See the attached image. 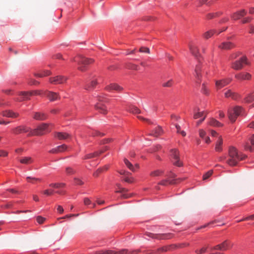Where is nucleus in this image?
Returning <instances> with one entry per match:
<instances>
[{
	"label": "nucleus",
	"instance_id": "f257e3e1",
	"mask_svg": "<svg viewBox=\"0 0 254 254\" xmlns=\"http://www.w3.org/2000/svg\"><path fill=\"white\" fill-rule=\"evenodd\" d=\"M229 159L227 160V163L230 166H234L237 165L239 161L245 158L246 156L239 155L236 148L231 146L229 149Z\"/></svg>",
	"mask_w": 254,
	"mask_h": 254
},
{
	"label": "nucleus",
	"instance_id": "f03ea898",
	"mask_svg": "<svg viewBox=\"0 0 254 254\" xmlns=\"http://www.w3.org/2000/svg\"><path fill=\"white\" fill-rule=\"evenodd\" d=\"M49 125L47 124H42L38 126L36 128L30 130L28 136L33 135H42L47 132H49L51 130L49 128Z\"/></svg>",
	"mask_w": 254,
	"mask_h": 254
},
{
	"label": "nucleus",
	"instance_id": "7ed1b4c3",
	"mask_svg": "<svg viewBox=\"0 0 254 254\" xmlns=\"http://www.w3.org/2000/svg\"><path fill=\"white\" fill-rule=\"evenodd\" d=\"M170 155L172 158V162L174 165L178 167L183 166V162L180 159V152L177 149H171Z\"/></svg>",
	"mask_w": 254,
	"mask_h": 254
},
{
	"label": "nucleus",
	"instance_id": "20e7f679",
	"mask_svg": "<svg viewBox=\"0 0 254 254\" xmlns=\"http://www.w3.org/2000/svg\"><path fill=\"white\" fill-rule=\"evenodd\" d=\"M243 111V108L239 106H237L232 110L229 111L228 114L230 120L232 122H234L239 116L242 115Z\"/></svg>",
	"mask_w": 254,
	"mask_h": 254
},
{
	"label": "nucleus",
	"instance_id": "39448f33",
	"mask_svg": "<svg viewBox=\"0 0 254 254\" xmlns=\"http://www.w3.org/2000/svg\"><path fill=\"white\" fill-rule=\"evenodd\" d=\"M247 58L245 56L241 57L238 60L233 62L232 64L231 67L235 70H240L244 66V64H247Z\"/></svg>",
	"mask_w": 254,
	"mask_h": 254
},
{
	"label": "nucleus",
	"instance_id": "423d86ee",
	"mask_svg": "<svg viewBox=\"0 0 254 254\" xmlns=\"http://www.w3.org/2000/svg\"><path fill=\"white\" fill-rule=\"evenodd\" d=\"M138 251H132L128 253L126 249H123L120 251L116 252L112 250H101L96 252V254H134L138 253Z\"/></svg>",
	"mask_w": 254,
	"mask_h": 254
},
{
	"label": "nucleus",
	"instance_id": "0eeeda50",
	"mask_svg": "<svg viewBox=\"0 0 254 254\" xmlns=\"http://www.w3.org/2000/svg\"><path fill=\"white\" fill-rule=\"evenodd\" d=\"M93 63V60L92 59L80 56V71L86 70L88 66Z\"/></svg>",
	"mask_w": 254,
	"mask_h": 254
},
{
	"label": "nucleus",
	"instance_id": "6e6552de",
	"mask_svg": "<svg viewBox=\"0 0 254 254\" xmlns=\"http://www.w3.org/2000/svg\"><path fill=\"white\" fill-rule=\"evenodd\" d=\"M145 235L149 237L157 239H167L171 237L170 233L167 234H153L150 232H146Z\"/></svg>",
	"mask_w": 254,
	"mask_h": 254
},
{
	"label": "nucleus",
	"instance_id": "1a4fd4ad",
	"mask_svg": "<svg viewBox=\"0 0 254 254\" xmlns=\"http://www.w3.org/2000/svg\"><path fill=\"white\" fill-rule=\"evenodd\" d=\"M30 130H31L30 128L25 126H18L12 129L13 133L15 134H18L22 132H29V133Z\"/></svg>",
	"mask_w": 254,
	"mask_h": 254
},
{
	"label": "nucleus",
	"instance_id": "9d476101",
	"mask_svg": "<svg viewBox=\"0 0 254 254\" xmlns=\"http://www.w3.org/2000/svg\"><path fill=\"white\" fill-rule=\"evenodd\" d=\"M232 79L231 78H225L219 80H216L215 86L217 90L220 89L229 84Z\"/></svg>",
	"mask_w": 254,
	"mask_h": 254
},
{
	"label": "nucleus",
	"instance_id": "9b49d317",
	"mask_svg": "<svg viewBox=\"0 0 254 254\" xmlns=\"http://www.w3.org/2000/svg\"><path fill=\"white\" fill-rule=\"evenodd\" d=\"M66 80L67 77L62 75H58L54 77H51L49 79L50 82L54 84L64 83Z\"/></svg>",
	"mask_w": 254,
	"mask_h": 254
},
{
	"label": "nucleus",
	"instance_id": "f8f14e48",
	"mask_svg": "<svg viewBox=\"0 0 254 254\" xmlns=\"http://www.w3.org/2000/svg\"><path fill=\"white\" fill-rule=\"evenodd\" d=\"M235 47V44L230 41L223 42L218 46L219 48L224 50H230Z\"/></svg>",
	"mask_w": 254,
	"mask_h": 254
},
{
	"label": "nucleus",
	"instance_id": "ddd939ff",
	"mask_svg": "<svg viewBox=\"0 0 254 254\" xmlns=\"http://www.w3.org/2000/svg\"><path fill=\"white\" fill-rule=\"evenodd\" d=\"M201 65L199 64L196 65L194 70V76L196 79V82L200 84L201 81Z\"/></svg>",
	"mask_w": 254,
	"mask_h": 254
},
{
	"label": "nucleus",
	"instance_id": "4468645a",
	"mask_svg": "<svg viewBox=\"0 0 254 254\" xmlns=\"http://www.w3.org/2000/svg\"><path fill=\"white\" fill-rule=\"evenodd\" d=\"M44 94L47 96L51 101H54L60 98L58 94L49 91H46L44 92Z\"/></svg>",
	"mask_w": 254,
	"mask_h": 254
},
{
	"label": "nucleus",
	"instance_id": "2eb2a0df",
	"mask_svg": "<svg viewBox=\"0 0 254 254\" xmlns=\"http://www.w3.org/2000/svg\"><path fill=\"white\" fill-rule=\"evenodd\" d=\"M1 114L3 117L11 118H17L19 115L18 113L14 112L11 110L3 111L1 113Z\"/></svg>",
	"mask_w": 254,
	"mask_h": 254
},
{
	"label": "nucleus",
	"instance_id": "dca6fc26",
	"mask_svg": "<svg viewBox=\"0 0 254 254\" xmlns=\"http://www.w3.org/2000/svg\"><path fill=\"white\" fill-rule=\"evenodd\" d=\"M235 77L240 80H250L251 78V75L248 72H241L236 74Z\"/></svg>",
	"mask_w": 254,
	"mask_h": 254
},
{
	"label": "nucleus",
	"instance_id": "f3484780",
	"mask_svg": "<svg viewBox=\"0 0 254 254\" xmlns=\"http://www.w3.org/2000/svg\"><path fill=\"white\" fill-rule=\"evenodd\" d=\"M67 146L65 144H63L62 145L58 146L55 148H53L49 151V152L51 153H58L67 150Z\"/></svg>",
	"mask_w": 254,
	"mask_h": 254
},
{
	"label": "nucleus",
	"instance_id": "a211bd4d",
	"mask_svg": "<svg viewBox=\"0 0 254 254\" xmlns=\"http://www.w3.org/2000/svg\"><path fill=\"white\" fill-rule=\"evenodd\" d=\"M19 161L21 164L28 165L32 164L34 160L30 156H24L20 158Z\"/></svg>",
	"mask_w": 254,
	"mask_h": 254
},
{
	"label": "nucleus",
	"instance_id": "6ab92c4d",
	"mask_svg": "<svg viewBox=\"0 0 254 254\" xmlns=\"http://www.w3.org/2000/svg\"><path fill=\"white\" fill-rule=\"evenodd\" d=\"M189 48L192 55H193L196 58L199 57L200 54L198 52L197 47L194 43H190L189 45Z\"/></svg>",
	"mask_w": 254,
	"mask_h": 254
},
{
	"label": "nucleus",
	"instance_id": "aec40b11",
	"mask_svg": "<svg viewBox=\"0 0 254 254\" xmlns=\"http://www.w3.org/2000/svg\"><path fill=\"white\" fill-rule=\"evenodd\" d=\"M247 14V11L245 9L237 11L231 15L232 19L236 20L240 19L241 17L244 16Z\"/></svg>",
	"mask_w": 254,
	"mask_h": 254
},
{
	"label": "nucleus",
	"instance_id": "412c9836",
	"mask_svg": "<svg viewBox=\"0 0 254 254\" xmlns=\"http://www.w3.org/2000/svg\"><path fill=\"white\" fill-rule=\"evenodd\" d=\"M182 179H174L172 180H170L168 179H164L162 180L160 182L158 183V185L166 186L168 184L169 185H173L176 184L178 183V181H181Z\"/></svg>",
	"mask_w": 254,
	"mask_h": 254
},
{
	"label": "nucleus",
	"instance_id": "4be33fe9",
	"mask_svg": "<svg viewBox=\"0 0 254 254\" xmlns=\"http://www.w3.org/2000/svg\"><path fill=\"white\" fill-rule=\"evenodd\" d=\"M229 246V243L227 241H224L222 244L218 245L212 248V250L226 251Z\"/></svg>",
	"mask_w": 254,
	"mask_h": 254
},
{
	"label": "nucleus",
	"instance_id": "5701e85b",
	"mask_svg": "<svg viewBox=\"0 0 254 254\" xmlns=\"http://www.w3.org/2000/svg\"><path fill=\"white\" fill-rule=\"evenodd\" d=\"M224 94H225V97H226V98L230 97L232 99H234V100H236V99H238L239 97V95L237 93H236L234 92H233L230 89L227 90L225 92Z\"/></svg>",
	"mask_w": 254,
	"mask_h": 254
},
{
	"label": "nucleus",
	"instance_id": "b1692460",
	"mask_svg": "<svg viewBox=\"0 0 254 254\" xmlns=\"http://www.w3.org/2000/svg\"><path fill=\"white\" fill-rule=\"evenodd\" d=\"M105 89L106 90L109 91H111L113 90H116L117 91H120L123 90V88L122 87H121L119 85L115 84V83L111 84L105 87Z\"/></svg>",
	"mask_w": 254,
	"mask_h": 254
},
{
	"label": "nucleus",
	"instance_id": "393cba45",
	"mask_svg": "<svg viewBox=\"0 0 254 254\" xmlns=\"http://www.w3.org/2000/svg\"><path fill=\"white\" fill-rule=\"evenodd\" d=\"M95 108L100 113L103 114H106L107 113V110L106 106L102 103H98L95 105Z\"/></svg>",
	"mask_w": 254,
	"mask_h": 254
},
{
	"label": "nucleus",
	"instance_id": "a878e982",
	"mask_svg": "<svg viewBox=\"0 0 254 254\" xmlns=\"http://www.w3.org/2000/svg\"><path fill=\"white\" fill-rule=\"evenodd\" d=\"M33 118L36 120L43 121L47 118V116L44 113L35 112L34 114Z\"/></svg>",
	"mask_w": 254,
	"mask_h": 254
},
{
	"label": "nucleus",
	"instance_id": "bb28decb",
	"mask_svg": "<svg viewBox=\"0 0 254 254\" xmlns=\"http://www.w3.org/2000/svg\"><path fill=\"white\" fill-rule=\"evenodd\" d=\"M162 133L163 130L161 127L160 126H158L153 130H152L151 133H150L149 134L155 137H157L159 135H161L162 134Z\"/></svg>",
	"mask_w": 254,
	"mask_h": 254
},
{
	"label": "nucleus",
	"instance_id": "cd10ccee",
	"mask_svg": "<svg viewBox=\"0 0 254 254\" xmlns=\"http://www.w3.org/2000/svg\"><path fill=\"white\" fill-rule=\"evenodd\" d=\"M103 152H104V151L101 150L99 151L95 152L93 153H90V154H87L84 156V159H89L95 158L99 156Z\"/></svg>",
	"mask_w": 254,
	"mask_h": 254
},
{
	"label": "nucleus",
	"instance_id": "c85d7f7f",
	"mask_svg": "<svg viewBox=\"0 0 254 254\" xmlns=\"http://www.w3.org/2000/svg\"><path fill=\"white\" fill-rule=\"evenodd\" d=\"M19 95L22 97V100H18L19 101L22 100H29L30 97L32 96V93H31V91L21 92L19 93Z\"/></svg>",
	"mask_w": 254,
	"mask_h": 254
},
{
	"label": "nucleus",
	"instance_id": "c756f323",
	"mask_svg": "<svg viewBox=\"0 0 254 254\" xmlns=\"http://www.w3.org/2000/svg\"><path fill=\"white\" fill-rule=\"evenodd\" d=\"M250 140L251 141V143L252 146H250L248 143H247L245 147L246 150H249L250 151H253L254 150V134L252 135V136L250 138Z\"/></svg>",
	"mask_w": 254,
	"mask_h": 254
},
{
	"label": "nucleus",
	"instance_id": "7c9ffc66",
	"mask_svg": "<svg viewBox=\"0 0 254 254\" xmlns=\"http://www.w3.org/2000/svg\"><path fill=\"white\" fill-rule=\"evenodd\" d=\"M223 144V140L221 136H219L218 141L216 142L215 149L217 152H220L222 150V145Z\"/></svg>",
	"mask_w": 254,
	"mask_h": 254
},
{
	"label": "nucleus",
	"instance_id": "2f4dec72",
	"mask_svg": "<svg viewBox=\"0 0 254 254\" xmlns=\"http://www.w3.org/2000/svg\"><path fill=\"white\" fill-rule=\"evenodd\" d=\"M55 137L58 138L59 139L63 140L68 138L69 137V135L65 132H59L56 133Z\"/></svg>",
	"mask_w": 254,
	"mask_h": 254
},
{
	"label": "nucleus",
	"instance_id": "473e14b6",
	"mask_svg": "<svg viewBox=\"0 0 254 254\" xmlns=\"http://www.w3.org/2000/svg\"><path fill=\"white\" fill-rule=\"evenodd\" d=\"M120 190H119L116 191V192L117 193H123L122 197L124 198H127L131 196V195H129L128 194L124 193V192L127 191V189L125 188H121L119 189Z\"/></svg>",
	"mask_w": 254,
	"mask_h": 254
},
{
	"label": "nucleus",
	"instance_id": "72a5a7b5",
	"mask_svg": "<svg viewBox=\"0 0 254 254\" xmlns=\"http://www.w3.org/2000/svg\"><path fill=\"white\" fill-rule=\"evenodd\" d=\"M209 124L211 126L217 127H222L223 126V124L213 118L210 120Z\"/></svg>",
	"mask_w": 254,
	"mask_h": 254
},
{
	"label": "nucleus",
	"instance_id": "f704fd0d",
	"mask_svg": "<svg viewBox=\"0 0 254 254\" xmlns=\"http://www.w3.org/2000/svg\"><path fill=\"white\" fill-rule=\"evenodd\" d=\"M128 110L133 114H139L140 113V111L139 109H138L136 107L134 106H130L128 109Z\"/></svg>",
	"mask_w": 254,
	"mask_h": 254
},
{
	"label": "nucleus",
	"instance_id": "c9c22d12",
	"mask_svg": "<svg viewBox=\"0 0 254 254\" xmlns=\"http://www.w3.org/2000/svg\"><path fill=\"white\" fill-rule=\"evenodd\" d=\"M124 162L128 168L133 172L135 171V168L132 164L127 159H124Z\"/></svg>",
	"mask_w": 254,
	"mask_h": 254
},
{
	"label": "nucleus",
	"instance_id": "e433bc0d",
	"mask_svg": "<svg viewBox=\"0 0 254 254\" xmlns=\"http://www.w3.org/2000/svg\"><path fill=\"white\" fill-rule=\"evenodd\" d=\"M164 172L161 170H157L152 171L150 173V176L152 177H157L162 175Z\"/></svg>",
	"mask_w": 254,
	"mask_h": 254
},
{
	"label": "nucleus",
	"instance_id": "4c0bfd02",
	"mask_svg": "<svg viewBox=\"0 0 254 254\" xmlns=\"http://www.w3.org/2000/svg\"><path fill=\"white\" fill-rule=\"evenodd\" d=\"M51 72L49 70L44 71L41 73H35V76L38 77H43L44 76L50 75Z\"/></svg>",
	"mask_w": 254,
	"mask_h": 254
},
{
	"label": "nucleus",
	"instance_id": "58836bf2",
	"mask_svg": "<svg viewBox=\"0 0 254 254\" xmlns=\"http://www.w3.org/2000/svg\"><path fill=\"white\" fill-rule=\"evenodd\" d=\"M216 32V30H210L206 32L204 34V37L206 39H208L210 38L214 33Z\"/></svg>",
	"mask_w": 254,
	"mask_h": 254
},
{
	"label": "nucleus",
	"instance_id": "ea45409f",
	"mask_svg": "<svg viewBox=\"0 0 254 254\" xmlns=\"http://www.w3.org/2000/svg\"><path fill=\"white\" fill-rule=\"evenodd\" d=\"M245 100L247 103H251L254 101V94L253 93L249 94L245 98Z\"/></svg>",
	"mask_w": 254,
	"mask_h": 254
},
{
	"label": "nucleus",
	"instance_id": "a19ab883",
	"mask_svg": "<svg viewBox=\"0 0 254 254\" xmlns=\"http://www.w3.org/2000/svg\"><path fill=\"white\" fill-rule=\"evenodd\" d=\"M174 81L173 79H170L168 81L164 82L162 84V86L165 87H170L173 86Z\"/></svg>",
	"mask_w": 254,
	"mask_h": 254
},
{
	"label": "nucleus",
	"instance_id": "79ce46f5",
	"mask_svg": "<svg viewBox=\"0 0 254 254\" xmlns=\"http://www.w3.org/2000/svg\"><path fill=\"white\" fill-rule=\"evenodd\" d=\"M78 214H68V215H66L65 216H64V217H60V218H58L57 219V220H61L62 219H66V218H70L72 217H78Z\"/></svg>",
	"mask_w": 254,
	"mask_h": 254
},
{
	"label": "nucleus",
	"instance_id": "37998d69",
	"mask_svg": "<svg viewBox=\"0 0 254 254\" xmlns=\"http://www.w3.org/2000/svg\"><path fill=\"white\" fill-rule=\"evenodd\" d=\"M97 84V81L96 80H92L89 85L88 86L87 89H92L95 88L96 85Z\"/></svg>",
	"mask_w": 254,
	"mask_h": 254
},
{
	"label": "nucleus",
	"instance_id": "c03bdc74",
	"mask_svg": "<svg viewBox=\"0 0 254 254\" xmlns=\"http://www.w3.org/2000/svg\"><path fill=\"white\" fill-rule=\"evenodd\" d=\"M109 168V166L105 165L103 168H100L98 169L97 172L94 174V176L95 177H97L98 176L99 173L101 172L103 170H107Z\"/></svg>",
	"mask_w": 254,
	"mask_h": 254
},
{
	"label": "nucleus",
	"instance_id": "a18cd8bd",
	"mask_svg": "<svg viewBox=\"0 0 254 254\" xmlns=\"http://www.w3.org/2000/svg\"><path fill=\"white\" fill-rule=\"evenodd\" d=\"M26 180L28 182H31L32 183H34V181H41V179L39 178H36L32 177H30V176L27 177Z\"/></svg>",
	"mask_w": 254,
	"mask_h": 254
},
{
	"label": "nucleus",
	"instance_id": "49530a36",
	"mask_svg": "<svg viewBox=\"0 0 254 254\" xmlns=\"http://www.w3.org/2000/svg\"><path fill=\"white\" fill-rule=\"evenodd\" d=\"M213 173V171L212 170H210L209 171H208L207 173H206L203 176V180L204 181H205L207 179H208L212 174Z\"/></svg>",
	"mask_w": 254,
	"mask_h": 254
},
{
	"label": "nucleus",
	"instance_id": "de8ad7c7",
	"mask_svg": "<svg viewBox=\"0 0 254 254\" xmlns=\"http://www.w3.org/2000/svg\"><path fill=\"white\" fill-rule=\"evenodd\" d=\"M201 92L205 95L208 94V90L207 89L205 83H203L202 84Z\"/></svg>",
	"mask_w": 254,
	"mask_h": 254
},
{
	"label": "nucleus",
	"instance_id": "09e8293b",
	"mask_svg": "<svg viewBox=\"0 0 254 254\" xmlns=\"http://www.w3.org/2000/svg\"><path fill=\"white\" fill-rule=\"evenodd\" d=\"M203 112L195 113L193 115V118L194 119H196L198 118L202 117L203 116Z\"/></svg>",
	"mask_w": 254,
	"mask_h": 254
},
{
	"label": "nucleus",
	"instance_id": "8fccbe9b",
	"mask_svg": "<svg viewBox=\"0 0 254 254\" xmlns=\"http://www.w3.org/2000/svg\"><path fill=\"white\" fill-rule=\"evenodd\" d=\"M66 172L68 175H72L74 173L75 171L72 168L67 167L66 168Z\"/></svg>",
	"mask_w": 254,
	"mask_h": 254
},
{
	"label": "nucleus",
	"instance_id": "3c124183",
	"mask_svg": "<svg viewBox=\"0 0 254 254\" xmlns=\"http://www.w3.org/2000/svg\"><path fill=\"white\" fill-rule=\"evenodd\" d=\"M139 52L141 53H149L150 51L149 48L142 47L139 49Z\"/></svg>",
	"mask_w": 254,
	"mask_h": 254
},
{
	"label": "nucleus",
	"instance_id": "603ef678",
	"mask_svg": "<svg viewBox=\"0 0 254 254\" xmlns=\"http://www.w3.org/2000/svg\"><path fill=\"white\" fill-rule=\"evenodd\" d=\"M137 118L138 119L142 120L143 121H145L149 124H153V123L150 120H149L148 119L144 118L141 116H138Z\"/></svg>",
	"mask_w": 254,
	"mask_h": 254
},
{
	"label": "nucleus",
	"instance_id": "864d4df0",
	"mask_svg": "<svg viewBox=\"0 0 254 254\" xmlns=\"http://www.w3.org/2000/svg\"><path fill=\"white\" fill-rule=\"evenodd\" d=\"M28 83L30 84V85H38L39 84V82L36 80H35V79H30L29 81H28Z\"/></svg>",
	"mask_w": 254,
	"mask_h": 254
},
{
	"label": "nucleus",
	"instance_id": "5fc2aeb1",
	"mask_svg": "<svg viewBox=\"0 0 254 254\" xmlns=\"http://www.w3.org/2000/svg\"><path fill=\"white\" fill-rule=\"evenodd\" d=\"M45 220V218L44 217H42V216H38L37 217V221L39 224H42Z\"/></svg>",
	"mask_w": 254,
	"mask_h": 254
},
{
	"label": "nucleus",
	"instance_id": "6e6d98bb",
	"mask_svg": "<svg viewBox=\"0 0 254 254\" xmlns=\"http://www.w3.org/2000/svg\"><path fill=\"white\" fill-rule=\"evenodd\" d=\"M133 180L134 179L133 178H129L127 177V176L124 179V181L128 183H132L133 182Z\"/></svg>",
	"mask_w": 254,
	"mask_h": 254
},
{
	"label": "nucleus",
	"instance_id": "4d7b16f0",
	"mask_svg": "<svg viewBox=\"0 0 254 254\" xmlns=\"http://www.w3.org/2000/svg\"><path fill=\"white\" fill-rule=\"evenodd\" d=\"M206 251V248H203L200 250H196L195 253L197 254H202Z\"/></svg>",
	"mask_w": 254,
	"mask_h": 254
},
{
	"label": "nucleus",
	"instance_id": "13d9d810",
	"mask_svg": "<svg viewBox=\"0 0 254 254\" xmlns=\"http://www.w3.org/2000/svg\"><path fill=\"white\" fill-rule=\"evenodd\" d=\"M252 20V18L251 17H246L245 18H244L242 22L243 23H249L251 21V20Z\"/></svg>",
	"mask_w": 254,
	"mask_h": 254
},
{
	"label": "nucleus",
	"instance_id": "bf43d9fd",
	"mask_svg": "<svg viewBox=\"0 0 254 254\" xmlns=\"http://www.w3.org/2000/svg\"><path fill=\"white\" fill-rule=\"evenodd\" d=\"M199 134L201 138H204L206 134V132L203 129H200L199 130Z\"/></svg>",
	"mask_w": 254,
	"mask_h": 254
},
{
	"label": "nucleus",
	"instance_id": "052dcab7",
	"mask_svg": "<svg viewBox=\"0 0 254 254\" xmlns=\"http://www.w3.org/2000/svg\"><path fill=\"white\" fill-rule=\"evenodd\" d=\"M43 193L46 194V195H52L54 193V190H45L44 191H43Z\"/></svg>",
	"mask_w": 254,
	"mask_h": 254
},
{
	"label": "nucleus",
	"instance_id": "680f3d73",
	"mask_svg": "<svg viewBox=\"0 0 254 254\" xmlns=\"http://www.w3.org/2000/svg\"><path fill=\"white\" fill-rule=\"evenodd\" d=\"M31 92L32 93V96L33 95H40L42 93V91H40V90L31 91Z\"/></svg>",
	"mask_w": 254,
	"mask_h": 254
},
{
	"label": "nucleus",
	"instance_id": "e2e57ef3",
	"mask_svg": "<svg viewBox=\"0 0 254 254\" xmlns=\"http://www.w3.org/2000/svg\"><path fill=\"white\" fill-rule=\"evenodd\" d=\"M57 210L60 213L62 214L64 213V209L63 207L61 205H58L57 206Z\"/></svg>",
	"mask_w": 254,
	"mask_h": 254
},
{
	"label": "nucleus",
	"instance_id": "0e129e2a",
	"mask_svg": "<svg viewBox=\"0 0 254 254\" xmlns=\"http://www.w3.org/2000/svg\"><path fill=\"white\" fill-rule=\"evenodd\" d=\"M65 186V184L63 183H57V188H62Z\"/></svg>",
	"mask_w": 254,
	"mask_h": 254
},
{
	"label": "nucleus",
	"instance_id": "69168bd1",
	"mask_svg": "<svg viewBox=\"0 0 254 254\" xmlns=\"http://www.w3.org/2000/svg\"><path fill=\"white\" fill-rule=\"evenodd\" d=\"M8 153L4 150H0V156H6Z\"/></svg>",
	"mask_w": 254,
	"mask_h": 254
},
{
	"label": "nucleus",
	"instance_id": "338daca9",
	"mask_svg": "<svg viewBox=\"0 0 254 254\" xmlns=\"http://www.w3.org/2000/svg\"><path fill=\"white\" fill-rule=\"evenodd\" d=\"M206 17L207 19H212V18L215 17L214 13H211L207 14L206 15Z\"/></svg>",
	"mask_w": 254,
	"mask_h": 254
},
{
	"label": "nucleus",
	"instance_id": "774afa93",
	"mask_svg": "<svg viewBox=\"0 0 254 254\" xmlns=\"http://www.w3.org/2000/svg\"><path fill=\"white\" fill-rule=\"evenodd\" d=\"M249 33H251V34H254V25H250Z\"/></svg>",
	"mask_w": 254,
	"mask_h": 254
}]
</instances>
